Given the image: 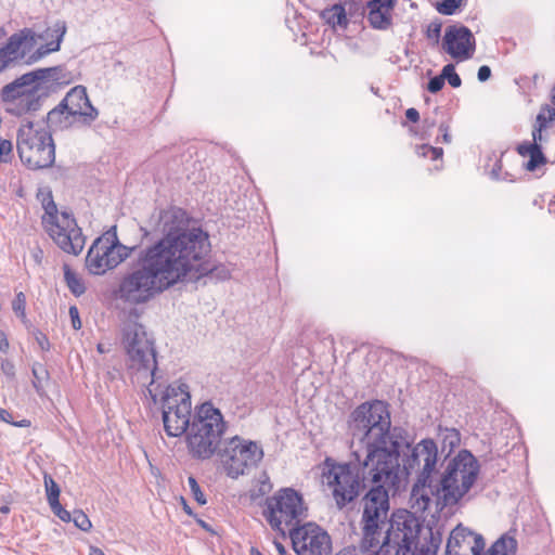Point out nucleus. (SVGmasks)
I'll use <instances>...</instances> for the list:
<instances>
[{
	"mask_svg": "<svg viewBox=\"0 0 555 555\" xmlns=\"http://www.w3.org/2000/svg\"><path fill=\"white\" fill-rule=\"evenodd\" d=\"M180 208L159 214L157 243L139 253L137 263L122 273L113 289L114 298L127 307L144 306L172 286L198 279L211 269L205 263L210 250L208 235L189 228Z\"/></svg>",
	"mask_w": 555,
	"mask_h": 555,
	"instance_id": "nucleus-1",
	"label": "nucleus"
},
{
	"mask_svg": "<svg viewBox=\"0 0 555 555\" xmlns=\"http://www.w3.org/2000/svg\"><path fill=\"white\" fill-rule=\"evenodd\" d=\"M391 421L387 404L383 401L363 403L353 412L354 435H360L366 449L362 463L363 481L396 486L403 476L399 470V457L408 441L390 430Z\"/></svg>",
	"mask_w": 555,
	"mask_h": 555,
	"instance_id": "nucleus-2",
	"label": "nucleus"
},
{
	"mask_svg": "<svg viewBox=\"0 0 555 555\" xmlns=\"http://www.w3.org/2000/svg\"><path fill=\"white\" fill-rule=\"evenodd\" d=\"M366 518L360 543L363 555H436L435 545L421 543L422 524L414 514L397 511L391 514L388 525L379 526L373 522L371 514Z\"/></svg>",
	"mask_w": 555,
	"mask_h": 555,
	"instance_id": "nucleus-3",
	"label": "nucleus"
},
{
	"mask_svg": "<svg viewBox=\"0 0 555 555\" xmlns=\"http://www.w3.org/2000/svg\"><path fill=\"white\" fill-rule=\"evenodd\" d=\"M403 449H408L409 453L403 459L402 468L399 465L403 479L398 485L388 487L384 482H369L372 488L362 499V526H366L369 509L374 524L377 526L388 525L390 519L388 518L390 493L396 494L405 488L410 474L417 473L420 476H427L434 472L438 459V449L431 439H424L412 448L408 443V447H403ZM401 453H404V450Z\"/></svg>",
	"mask_w": 555,
	"mask_h": 555,
	"instance_id": "nucleus-4",
	"label": "nucleus"
},
{
	"mask_svg": "<svg viewBox=\"0 0 555 555\" xmlns=\"http://www.w3.org/2000/svg\"><path fill=\"white\" fill-rule=\"evenodd\" d=\"M120 341L126 354L127 370L131 378L146 387L149 395L156 402L153 385L157 361L153 336L142 323L128 319L121 326Z\"/></svg>",
	"mask_w": 555,
	"mask_h": 555,
	"instance_id": "nucleus-5",
	"label": "nucleus"
},
{
	"mask_svg": "<svg viewBox=\"0 0 555 555\" xmlns=\"http://www.w3.org/2000/svg\"><path fill=\"white\" fill-rule=\"evenodd\" d=\"M57 67L40 68L22 75L1 89V100L8 113L23 116L36 112L60 79Z\"/></svg>",
	"mask_w": 555,
	"mask_h": 555,
	"instance_id": "nucleus-6",
	"label": "nucleus"
},
{
	"mask_svg": "<svg viewBox=\"0 0 555 555\" xmlns=\"http://www.w3.org/2000/svg\"><path fill=\"white\" fill-rule=\"evenodd\" d=\"M227 427L221 411L211 402H204L196 409L186 433L190 454L199 460L212 457L221 447V438Z\"/></svg>",
	"mask_w": 555,
	"mask_h": 555,
	"instance_id": "nucleus-7",
	"label": "nucleus"
},
{
	"mask_svg": "<svg viewBox=\"0 0 555 555\" xmlns=\"http://www.w3.org/2000/svg\"><path fill=\"white\" fill-rule=\"evenodd\" d=\"M479 468L477 459L467 450L449 459L439 478L442 502L455 506L464 500L478 479Z\"/></svg>",
	"mask_w": 555,
	"mask_h": 555,
	"instance_id": "nucleus-8",
	"label": "nucleus"
},
{
	"mask_svg": "<svg viewBox=\"0 0 555 555\" xmlns=\"http://www.w3.org/2000/svg\"><path fill=\"white\" fill-rule=\"evenodd\" d=\"M16 147L23 164L30 169L50 167L55 160V146L50 131L38 122H23L17 131Z\"/></svg>",
	"mask_w": 555,
	"mask_h": 555,
	"instance_id": "nucleus-9",
	"label": "nucleus"
},
{
	"mask_svg": "<svg viewBox=\"0 0 555 555\" xmlns=\"http://www.w3.org/2000/svg\"><path fill=\"white\" fill-rule=\"evenodd\" d=\"M42 207V225L52 241L67 254H80L85 246V237L72 214L66 210L60 211L51 194L43 197Z\"/></svg>",
	"mask_w": 555,
	"mask_h": 555,
	"instance_id": "nucleus-10",
	"label": "nucleus"
},
{
	"mask_svg": "<svg viewBox=\"0 0 555 555\" xmlns=\"http://www.w3.org/2000/svg\"><path fill=\"white\" fill-rule=\"evenodd\" d=\"M319 468L321 483L331 491L338 507H344L359 495L361 480L354 465L327 457Z\"/></svg>",
	"mask_w": 555,
	"mask_h": 555,
	"instance_id": "nucleus-11",
	"label": "nucleus"
},
{
	"mask_svg": "<svg viewBox=\"0 0 555 555\" xmlns=\"http://www.w3.org/2000/svg\"><path fill=\"white\" fill-rule=\"evenodd\" d=\"M263 516L272 529L285 535L306 516L301 495L289 488L278 491L267 499Z\"/></svg>",
	"mask_w": 555,
	"mask_h": 555,
	"instance_id": "nucleus-12",
	"label": "nucleus"
},
{
	"mask_svg": "<svg viewBox=\"0 0 555 555\" xmlns=\"http://www.w3.org/2000/svg\"><path fill=\"white\" fill-rule=\"evenodd\" d=\"M163 423L170 437L186 435L191 425V396L185 384L169 385L162 398Z\"/></svg>",
	"mask_w": 555,
	"mask_h": 555,
	"instance_id": "nucleus-13",
	"label": "nucleus"
},
{
	"mask_svg": "<svg viewBox=\"0 0 555 555\" xmlns=\"http://www.w3.org/2000/svg\"><path fill=\"white\" fill-rule=\"evenodd\" d=\"M217 452L227 476L233 479L255 467L263 456L257 442L238 436L225 439Z\"/></svg>",
	"mask_w": 555,
	"mask_h": 555,
	"instance_id": "nucleus-14",
	"label": "nucleus"
},
{
	"mask_svg": "<svg viewBox=\"0 0 555 555\" xmlns=\"http://www.w3.org/2000/svg\"><path fill=\"white\" fill-rule=\"evenodd\" d=\"M133 247L121 244L115 231H107L90 246L86 268L93 275H103L131 256Z\"/></svg>",
	"mask_w": 555,
	"mask_h": 555,
	"instance_id": "nucleus-15",
	"label": "nucleus"
},
{
	"mask_svg": "<svg viewBox=\"0 0 555 555\" xmlns=\"http://www.w3.org/2000/svg\"><path fill=\"white\" fill-rule=\"evenodd\" d=\"M293 550L297 555H330L332 539L320 526L308 522L289 532Z\"/></svg>",
	"mask_w": 555,
	"mask_h": 555,
	"instance_id": "nucleus-16",
	"label": "nucleus"
},
{
	"mask_svg": "<svg viewBox=\"0 0 555 555\" xmlns=\"http://www.w3.org/2000/svg\"><path fill=\"white\" fill-rule=\"evenodd\" d=\"M35 47L36 36L33 29L25 28L12 35L5 44L0 46V73L22 60L26 62Z\"/></svg>",
	"mask_w": 555,
	"mask_h": 555,
	"instance_id": "nucleus-17",
	"label": "nucleus"
},
{
	"mask_svg": "<svg viewBox=\"0 0 555 555\" xmlns=\"http://www.w3.org/2000/svg\"><path fill=\"white\" fill-rule=\"evenodd\" d=\"M442 49L457 62L469 60L476 49L475 37L467 27L451 25L444 31Z\"/></svg>",
	"mask_w": 555,
	"mask_h": 555,
	"instance_id": "nucleus-18",
	"label": "nucleus"
},
{
	"mask_svg": "<svg viewBox=\"0 0 555 555\" xmlns=\"http://www.w3.org/2000/svg\"><path fill=\"white\" fill-rule=\"evenodd\" d=\"M485 548V540L459 525L450 533L446 555H480Z\"/></svg>",
	"mask_w": 555,
	"mask_h": 555,
	"instance_id": "nucleus-19",
	"label": "nucleus"
},
{
	"mask_svg": "<svg viewBox=\"0 0 555 555\" xmlns=\"http://www.w3.org/2000/svg\"><path fill=\"white\" fill-rule=\"evenodd\" d=\"M439 487L440 480L434 485L430 475L418 476L411 491L410 501L412 507L418 512H424L430 504H436V506L440 508L451 506V504H444L439 498Z\"/></svg>",
	"mask_w": 555,
	"mask_h": 555,
	"instance_id": "nucleus-20",
	"label": "nucleus"
},
{
	"mask_svg": "<svg viewBox=\"0 0 555 555\" xmlns=\"http://www.w3.org/2000/svg\"><path fill=\"white\" fill-rule=\"evenodd\" d=\"M546 128V117L539 114L537 117V125L532 130V142H524L518 145L517 152L522 157H529L526 164V169L529 171L535 170L540 165L546 162L542 151L541 144L546 139L543 135V130Z\"/></svg>",
	"mask_w": 555,
	"mask_h": 555,
	"instance_id": "nucleus-21",
	"label": "nucleus"
},
{
	"mask_svg": "<svg viewBox=\"0 0 555 555\" xmlns=\"http://www.w3.org/2000/svg\"><path fill=\"white\" fill-rule=\"evenodd\" d=\"M61 103L78 117L82 125H90L99 115L98 111L91 105L86 88L82 86L70 89Z\"/></svg>",
	"mask_w": 555,
	"mask_h": 555,
	"instance_id": "nucleus-22",
	"label": "nucleus"
},
{
	"mask_svg": "<svg viewBox=\"0 0 555 555\" xmlns=\"http://www.w3.org/2000/svg\"><path fill=\"white\" fill-rule=\"evenodd\" d=\"M66 27L64 22H56L53 26L49 27L43 34L36 36V46L38 40L44 41L40 44L37 50L28 56L26 60L27 64L34 63L46 56L51 52H55L60 49L61 41L65 35Z\"/></svg>",
	"mask_w": 555,
	"mask_h": 555,
	"instance_id": "nucleus-23",
	"label": "nucleus"
},
{
	"mask_svg": "<svg viewBox=\"0 0 555 555\" xmlns=\"http://www.w3.org/2000/svg\"><path fill=\"white\" fill-rule=\"evenodd\" d=\"M367 20L374 28L385 29L390 25L392 0H371Z\"/></svg>",
	"mask_w": 555,
	"mask_h": 555,
	"instance_id": "nucleus-24",
	"label": "nucleus"
},
{
	"mask_svg": "<svg viewBox=\"0 0 555 555\" xmlns=\"http://www.w3.org/2000/svg\"><path fill=\"white\" fill-rule=\"evenodd\" d=\"M47 120L50 127L59 130L82 125V121L66 109L62 103L48 113Z\"/></svg>",
	"mask_w": 555,
	"mask_h": 555,
	"instance_id": "nucleus-25",
	"label": "nucleus"
},
{
	"mask_svg": "<svg viewBox=\"0 0 555 555\" xmlns=\"http://www.w3.org/2000/svg\"><path fill=\"white\" fill-rule=\"evenodd\" d=\"M517 541L512 535L501 537L488 551L486 555H515Z\"/></svg>",
	"mask_w": 555,
	"mask_h": 555,
	"instance_id": "nucleus-26",
	"label": "nucleus"
},
{
	"mask_svg": "<svg viewBox=\"0 0 555 555\" xmlns=\"http://www.w3.org/2000/svg\"><path fill=\"white\" fill-rule=\"evenodd\" d=\"M323 17L333 27H346L348 24L345 8L340 4H334L330 9L325 10Z\"/></svg>",
	"mask_w": 555,
	"mask_h": 555,
	"instance_id": "nucleus-27",
	"label": "nucleus"
},
{
	"mask_svg": "<svg viewBox=\"0 0 555 555\" xmlns=\"http://www.w3.org/2000/svg\"><path fill=\"white\" fill-rule=\"evenodd\" d=\"M64 279L66 285L75 296H80L86 292L82 279L74 272L68 264L63 266Z\"/></svg>",
	"mask_w": 555,
	"mask_h": 555,
	"instance_id": "nucleus-28",
	"label": "nucleus"
},
{
	"mask_svg": "<svg viewBox=\"0 0 555 555\" xmlns=\"http://www.w3.org/2000/svg\"><path fill=\"white\" fill-rule=\"evenodd\" d=\"M44 487L49 505L59 503L61 489L54 479L48 474L44 475Z\"/></svg>",
	"mask_w": 555,
	"mask_h": 555,
	"instance_id": "nucleus-29",
	"label": "nucleus"
},
{
	"mask_svg": "<svg viewBox=\"0 0 555 555\" xmlns=\"http://www.w3.org/2000/svg\"><path fill=\"white\" fill-rule=\"evenodd\" d=\"M73 522L77 528H79L82 531H89L92 528L91 520L89 517L80 509H76L73 513Z\"/></svg>",
	"mask_w": 555,
	"mask_h": 555,
	"instance_id": "nucleus-30",
	"label": "nucleus"
},
{
	"mask_svg": "<svg viewBox=\"0 0 555 555\" xmlns=\"http://www.w3.org/2000/svg\"><path fill=\"white\" fill-rule=\"evenodd\" d=\"M444 81L448 80L450 86L453 88H459L462 83L460 76L455 73V67L453 64H448L442 68L441 72Z\"/></svg>",
	"mask_w": 555,
	"mask_h": 555,
	"instance_id": "nucleus-31",
	"label": "nucleus"
},
{
	"mask_svg": "<svg viewBox=\"0 0 555 555\" xmlns=\"http://www.w3.org/2000/svg\"><path fill=\"white\" fill-rule=\"evenodd\" d=\"M462 0H443L437 4V11L444 15H452L461 5Z\"/></svg>",
	"mask_w": 555,
	"mask_h": 555,
	"instance_id": "nucleus-32",
	"label": "nucleus"
},
{
	"mask_svg": "<svg viewBox=\"0 0 555 555\" xmlns=\"http://www.w3.org/2000/svg\"><path fill=\"white\" fill-rule=\"evenodd\" d=\"M25 308H26V297H25L24 293L20 292L15 296V298L12 302V309L17 317H20L21 319H25V317H26Z\"/></svg>",
	"mask_w": 555,
	"mask_h": 555,
	"instance_id": "nucleus-33",
	"label": "nucleus"
},
{
	"mask_svg": "<svg viewBox=\"0 0 555 555\" xmlns=\"http://www.w3.org/2000/svg\"><path fill=\"white\" fill-rule=\"evenodd\" d=\"M188 483H189L191 493H192L193 498L196 500V502L199 503L201 505L206 504V498H205L204 493L202 492L201 487L197 483L196 479L191 476L188 478Z\"/></svg>",
	"mask_w": 555,
	"mask_h": 555,
	"instance_id": "nucleus-34",
	"label": "nucleus"
},
{
	"mask_svg": "<svg viewBox=\"0 0 555 555\" xmlns=\"http://www.w3.org/2000/svg\"><path fill=\"white\" fill-rule=\"evenodd\" d=\"M13 157V144L10 140L0 138V160L9 163Z\"/></svg>",
	"mask_w": 555,
	"mask_h": 555,
	"instance_id": "nucleus-35",
	"label": "nucleus"
},
{
	"mask_svg": "<svg viewBox=\"0 0 555 555\" xmlns=\"http://www.w3.org/2000/svg\"><path fill=\"white\" fill-rule=\"evenodd\" d=\"M441 27L442 23L440 21L436 20L430 22L426 30L427 38L434 40L437 43L440 38Z\"/></svg>",
	"mask_w": 555,
	"mask_h": 555,
	"instance_id": "nucleus-36",
	"label": "nucleus"
},
{
	"mask_svg": "<svg viewBox=\"0 0 555 555\" xmlns=\"http://www.w3.org/2000/svg\"><path fill=\"white\" fill-rule=\"evenodd\" d=\"M417 153L424 157L430 156L433 159H438L442 156V149L422 145L417 149Z\"/></svg>",
	"mask_w": 555,
	"mask_h": 555,
	"instance_id": "nucleus-37",
	"label": "nucleus"
},
{
	"mask_svg": "<svg viewBox=\"0 0 555 555\" xmlns=\"http://www.w3.org/2000/svg\"><path fill=\"white\" fill-rule=\"evenodd\" d=\"M52 512L63 521L69 522L72 521L73 514H70L68 511H66L61 503H55L53 505H50Z\"/></svg>",
	"mask_w": 555,
	"mask_h": 555,
	"instance_id": "nucleus-38",
	"label": "nucleus"
},
{
	"mask_svg": "<svg viewBox=\"0 0 555 555\" xmlns=\"http://www.w3.org/2000/svg\"><path fill=\"white\" fill-rule=\"evenodd\" d=\"M443 443L449 444L451 448L460 443V434L455 429H446L443 434Z\"/></svg>",
	"mask_w": 555,
	"mask_h": 555,
	"instance_id": "nucleus-39",
	"label": "nucleus"
},
{
	"mask_svg": "<svg viewBox=\"0 0 555 555\" xmlns=\"http://www.w3.org/2000/svg\"><path fill=\"white\" fill-rule=\"evenodd\" d=\"M443 85H444V79L441 74V75L436 76L429 80L427 89L429 92L436 93L442 89Z\"/></svg>",
	"mask_w": 555,
	"mask_h": 555,
	"instance_id": "nucleus-40",
	"label": "nucleus"
},
{
	"mask_svg": "<svg viewBox=\"0 0 555 555\" xmlns=\"http://www.w3.org/2000/svg\"><path fill=\"white\" fill-rule=\"evenodd\" d=\"M69 317L72 319L73 327L75 330H79L81 327V321H80V318H79V311H78L77 307L72 306L69 308Z\"/></svg>",
	"mask_w": 555,
	"mask_h": 555,
	"instance_id": "nucleus-41",
	"label": "nucleus"
},
{
	"mask_svg": "<svg viewBox=\"0 0 555 555\" xmlns=\"http://www.w3.org/2000/svg\"><path fill=\"white\" fill-rule=\"evenodd\" d=\"M30 258L37 266H40L43 260V250L39 247L33 248L30 250Z\"/></svg>",
	"mask_w": 555,
	"mask_h": 555,
	"instance_id": "nucleus-42",
	"label": "nucleus"
},
{
	"mask_svg": "<svg viewBox=\"0 0 555 555\" xmlns=\"http://www.w3.org/2000/svg\"><path fill=\"white\" fill-rule=\"evenodd\" d=\"M491 76V69L489 66L487 65H482L479 67L478 69V79L479 81L483 82L486 80H488Z\"/></svg>",
	"mask_w": 555,
	"mask_h": 555,
	"instance_id": "nucleus-43",
	"label": "nucleus"
},
{
	"mask_svg": "<svg viewBox=\"0 0 555 555\" xmlns=\"http://www.w3.org/2000/svg\"><path fill=\"white\" fill-rule=\"evenodd\" d=\"M1 370H2L3 374H5L7 376L14 375V365L8 360L2 361Z\"/></svg>",
	"mask_w": 555,
	"mask_h": 555,
	"instance_id": "nucleus-44",
	"label": "nucleus"
},
{
	"mask_svg": "<svg viewBox=\"0 0 555 555\" xmlns=\"http://www.w3.org/2000/svg\"><path fill=\"white\" fill-rule=\"evenodd\" d=\"M33 373H34L35 377L37 378V382L34 383V386L36 387L37 390H39L41 388L39 375L46 373V371L42 366H40V367H34Z\"/></svg>",
	"mask_w": 555,
	"mask_h": 555,
	"instance_id": "nucleus-45",
	"label": "nucleus"
},
{
	"mask_svg": "<svg viewBox=\"0 0 555 555\" xmlns=\"http://www.w3.org/2000/svg\"><path fill=\"white\" fill-rule=\"evenodd\" d=\"M405 116L412 122H416L420 119V114H418L417 109H415V108L406 109Z\"/></svg>",
	"mask_w": 555,
	"mask_h": 555,
	"instance_id": "nucleus-46",
	"label": "nucleus"
},
{
	"mask_svg": "<svg viewBox=\"0 0 555 555\" xmlns=\"http://www.w3.org/2000/svg\"><path fill=\"white\" fill-rule=\"evenodd\" d=\"M9 350V341L7 335L0 331V351L7 352Z\"/></svg>",
	"mask_w": 555,
	"mask_h": 555,
	"instance_id": "nucleus-47",
	"label": "nucleus"
},
{
	"mask_svg": "<svg viewBox=\"0 0 555 555\" xmlns=\"http://www.w3.org/2000/svg\"><path fill=\"white\" fill-rule=\"evenodd\" d=\"M0 420L2 422L8 423V424H12L13 423L11 413L9 411H7L5 409H2V408H0Z\"/></svg>",
	"mask_w": 555,
	"mask_h": 555,
	"instance_id": "nucleus-48",
	"label": "nucleus"
},
{
	"mask_svg": "<svg viewBox=\"0 0 555 555\" xmlns=\"http://www.w3.org/2000/svg\"><path fill=\"white\" fill-rule=\"evenodd\" d=\"M273 547H274L275 552L278 553V555H287V551L281 542L274 541Z\"/></svg>",
	"mask_w": 555,
	"mask_h": 555,
	"instance_id": "nucleus-49",
	"label": "nucleus"
},
{
	"mask_svg": "<svg viewBox=\"0 0 555 555\" xmlns=\"http://www.w3.org/2000/svg\"><path fill=\"white\" fill-rule=\"evenodd\" d=\"M439 130H440V132L442 133V139H443V141H444L446 143H450V141H451V137H450V134L448 133V127H447V126H444V125H440Z\"/></svg>",
	"mask_w": 555,
	"mask_h": 555,
	"instance_id": "nucleus-50",
	"label": "nucleus"
},
{
	"mask_svg": "<svg viewBox=\"0 0 555 555\" xmlns=\"http://www.w3.org/2000/svg\"><path fill=\"white\" fill-rule=\"evenodd\" d=\"M89 555H104V552L96 546H90Z\"/></svg>",
	"mask_w": 555,
	"mask_h": 555,
	"instance_id": "nucleus-51",
	"label": "nucleus"
},
{
	"mask_svg": "<svg viewBox=\"0 0 555 555\" xmlns=\"http://www.w3.org/2000/svg\"><path fill=\"white\" fill-rule=\"evenodd\" d=\"M12 425L16 427H28L30 426V422L28 420H22L21 422H13Z\"/></svg>",
	"mask_w": 555,
	"mask_h": 555,
	"instance_id": "nucleus-52",
	"label": "nucleus"
},
{
	"mask_svg": "<svg viewBox=\"0 0 555 555\" xmlns=\"http://www.w3.org/2000/svg\"><path fill=\"white\" fill-rule=\"evenodd\" d=\"M336 555H354V550L344 548V550L339 551Z\"/></svg>",
	"mask_w": 555,
	"mask_h": 555,
	"instance_id": "nucleus-53",
	"label": "nucleus"
},
{
	"mask_svg": "<svg viewBox=\"0 0 555 555\" xmlns=\"http://www.w3.org/2000/svg\"><path fill=\"white\" fill-rule=\"evenodd\" d=\"M96 348L100 353H105L109 350L104 344H99Z\"/></svg>",
	"mask_w": 555,
	"mask_h": 555,
	"instance_id": "nucleus-54",
	"label": "nucleus"
},
{
	"mask_svg": "<svg viewBox=\"0 0 555 555\" xmlns=\"http://www.w3.org/2000/svg\"><path fill=\"white\" fill-rule=\"evenodd\" d=\"M424 122L427 125V127L431 128L436 125V121L434 119L426 118Z\"/></svg>",
	"mask_w": 555,
	"mask_h": 555,
	"instance_id": "nucleus-55",
	"label": "nucleus"
},
{
	"mask_svg": "<svg viewBox=\"0 0 555 555\" xmlns=\"http://www.w3.org/2000/svg\"><path fill=\"white\" fill-rule=\"evenodd\" d=\"M554 120L555 119V111H548V117L546 118V120Z\"/></svg>",
	"mask_w": 555,
	"mask_h": 555,
	"instance_id": "nucleus-56",
	"label": "nucleus"
},
{
	"mask_svg": "<svg viewBox=\"0 0 555 555\" xmlns=\"http://www.w3.org/2000/svg\"><path fill=\"white\" fill-rule=\"evenodd\" d=\"M0 512L3 513V514H7V513H9V507L8 506H2V507H0Z\"/></svg>",
	"mask_w": 555,
	"mask_h": 555,
	"instance_id": "nucleus-57",
	"label": "nucleus"
},
{
	"mask_svg": "<svg viewBox=\"0 0 555 555\" xmlns=\"http://www.w3.org/2000/svg\"><path fill=\"white\" fill-rule=\"evenodd\" d=\"M552 103L555 106V87L552 89Z\"/></svg>",
	"mask_w": 555,
	"mask_h": 555,
	"instance_id": "nucleus-58",
	"label": "nucleus"
},
{
	"mask_svg": "<svg viewBox=\"0 0 555 555\" xmlns=\"http://www.w3.org/2000/svg\"><path fill=\"white\" fill-rule=\"evenodd\" d=\"M184 509H185V512H186L188 514H191V511L189 509V507H188V506H185V507H184Z\"/></svg>",
	"mask_w": 555,
	"mask_h": 555,
	"instance_id": "nucleus-59",
	"label": "nucleus"
},
{
	"mask_svg": "<svg viewBox=\"0 0 555 555\" xmlns=\"http://www.w3.org/2000/svg\"><path fill=\"white\" fill-rule=\"evenodd\" d=\"M199 524H201V525H202V527H204V528H206V527H207V526H206V524H205L204 521H202V520L199 521Z\"/></svg>",
	"mask_w": 555,
	"mask_h": 555,
	"instance_id": "nucleus-60",
	"label": "nucleus"
},
{
	"mask_svg": "<svg viewBox=\"0 0 555 555\" xmlns=\"http://www.w3.org/2000/svg\"><path fill=\"white\" fill-rule=\"evenodd\" d=\"M257 555H260L259 553Z\"/></svg>",
	"mask_w": 555,
	"mask_h": 555,
	"instance_id": "nucleus-61",
	"label": "nucleus"
}]
</instances>
